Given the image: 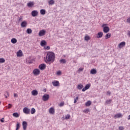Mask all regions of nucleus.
<instances>
[{
  "mask_svg": "<svg viewBox=\"0 0 130 130\" xmlns=\"http://www.w3.org/2000/svg\"><path fill=\"white\" fill-rule=\"evenodd\" d=\"M12 106H13V105L12 104H8V108L9 109H10V108H12Z\"/></svg>",
  "mask_w": 130,
  "mask_h": 130,
  "instance_id": "c03bdc74",
  "label": "nucleus"
},
{
  "mask_svg": "<svg viewBox=\"0 0 130 130\" xmlns=\"http://www.w3.org/2000/svg\"><path fill=\"white\" fill-rule=\"evenodd\" d=\"M89 112H90V110H89V109H86L83 111V112L85 113H88Z\"/></svg>",
  "mask_w": 130,
  "mask_h": 130,
  "instance_id": "58836bf2",
  "label": "nucleus"
},
{
  "mask_svg": "<svg viewBox=\"0 0 130 130\" xmlns=\"http://www.w3.org/2000/svg\"><path fill=\"white\" fill-rule=\"evenodd\" d=\"M31 94L33 96H37L38 95V91L37 90L35 89L31 91Z\"/></svg>",
  "mask_w": 130,
  "mask_h": 130,
  "instance_id": "f8f14e48",
  "label": "nucleus"
},
{
  "mask_svg": "<svg viewBox=\"0 0 130 130\" xmlns=\"http://www.w3.org/2000/svg\"><path fill=\"white\" fill-rule=\"evenodd\" d=\"M4 96L5 98H8V96H10V93H9L8 91H6L4 94Z\"/></svg>",
  "mask_w": 130,
  "mask_h": 130,
  "instance_id": "bb28decb",
  "label": "nucleus"
},
{
  "mask_svg": "<svg viewBox=\"0 0 130 130\" xmlns=\"http://www.w3.org/2000/svg\"><path fill=\"white\" fill-rule=\"evenodd\" d=\"M40 13L41 15H45V14H46V11L44 9H41L40 10Z\"/></svg>",
  "mask_w": 130,
  "mask_h": 130,
  "instance_id": "b1692460",
  "label": "nucleus"
},
{
  "mask_svg": "<svg viewBox=\"0 0 130 130\" xmlns=\"http://www.w3.org/2000/svg\"><path fill=\"white\" fill-rule=\"evenodd\" d=\"M119 48H122V47H123L125 46V42H122L118 45Z\"/></svg>",
  "mask_w": 130,
  "mask_h": 130,
  "instance_id": "9b49d317",
  "label": "nucleus"
},
{
  "mask_svg": "<svg viewBox=\"0 0 130 130\" xmlns=\"http://www.w3.org/2000/svg\"><path fill=\"white\" fill-rule=\"evenodd\" d=\"M30 58H31V57H29L27 59V62H28V63H33V59L30 60Z\"/></svg>",
  "mask_w": 130,
  "mask_h": 130,
  "instance_id": "c85d7f7f",
  "label": "nucleus"
},
{
  "mask_svg": "<svg viewBox=\"0 0 130 130\" xmlns=\"http://www.w3.org/2000/svg\"><path fill=\"white\" fill-rule=\"evenodd\" d=\"M91 102L90 101H87L86 103H85V105L86 106H90V105L91 104Z\"/></svg>",
  "mask_w": 130,
  "mask_h": 130,
  "instance_id": "2f4dec72",
  "label": "nucleus"
},
{
  "mask_svg": "<svg viewBox=\"0 0 130 130\" xmlns=\"http://www.w3.org/2000/svg\"><path fill=\"white\" fill-rule=\"evenodd\" d=\"M97 71L95 69H91L90 71V74H91V75H95Z\"/></svg>",
  "mask_w": 130,
  "mask_h": 130,
  "instance_id": "a211bd4d",
  "label": "nucleus"
},
{
  "mask_svg": "<svg viewBox=\"0 0 130 130\" xmlns=\"http://www.w3.org/2000/svg\"><path fill=\"white\" fill-rule=\"evenodd\" d=\"M46 33V31L44 29L41 30L39 32V36H44Z\"/></svg>",
  "mask_w": 130,
  "mask_h": 130,
  "instance_id": "0eeeda50",
  "label": "nucleus"
},
{
  "mask_svg": "<svg viewBox=\"0 0 130 130\" xmlns=\"http://www.w3.org/2000/svg\"><path fill=\"white\" fill-rule=\"evenodd\" d=\"M49 112L50 114H54V109L53 108H50L49 110Z\"/></svg>",
  "mask_w": 130,
  "mask_h": 130,
  "instance_id": "2eb2a0df",
  "label": "nucleus"
},
{
  "mask_svg": "<svg viewBox=\"0 0 130 130\" xmlns=\"http://www.w3.org/2000/svg\"><path fill=\"white\" fill-rule=\"evenodd\" d=\"M31 16L32 17H37L38 16V11L37 10H34L31 12Z\"/></svg>",
  "mask_w": 130,
  "mask_h": 130,
  "instance_id": "423d86ee",
  "label": "nucleus"
},
{
  "mask_svg": "<svg viewBox=\"0 0 130 130\" xmlns=\"http://www.w3.org/2000/svg\"><path fill=\"white\" fill-rule=\"evenodd\" d=\"M33 74L35 75V76H38L40 75V70L39 69H35L33 71Z\"/></svg>",
  "mask_w": 130,
  "mask_h": 130,
  "instance_id": "f03ea898",
  "label": "nucleus"
},
{
  "mask_svg": "<svg viewBox=\"0 0 130 130\" xmlns=\"http://www.w3.org/2000/svg\"><path fill=\"white\" fill-rule=\"evenodd\" d=\"M1 122H5V121L4 120V118L1 119Z\"/></svg>",
  "mask_w": 130,
  "mask_h": 130,
  "instance_id": "5fc2aeb1",
  "label": "nucleus"
},
{
  "mask_svg": "<svg viewBox=\"0 0 130 130\" xmlns=\"http://www.w3.org/2000/svg\"><path fill=\"white\" fill-rule=\"evenodd\" d=\"M102 36H103V32L100 31L98 34L97 38H102Z\"/></svg>",
  "mask_w": 130,
  "mask_h": 130,
  "instance_id": "f3484780",
  "label": "nucleus"
},
{
  "mask_svg": "<svg viewBox=\"0 0 130 130\" xmlns=\"http://www.w3.org/2000/svg\"><path fill=\"white\" fill-rule=\"evenodd\" d=\"M57 76H60V75H61V71H59L57 72Z\"/></svg>",
  "mask_w": 130,
  "mask_h": 130,
  "instance_id": "37998d69",
  "label": "nucleus"
},
{
  "mask_svg": "<svg viewBox=\"0 0 130 130\" xmlns=\"http://www.w3.org/2000/svg\"><path fill=\"white\" fill-rule=\"evenodd\" d=\"M107 24H104L102 25V27L104 28V27H107Z\"/></svg>",
  "mask_w": 130,
  "mask_h": 130,
  "instance_id": "09e8293b",
  "label": "nucleus"
},
{
  "mask_svg": "<svg viewBox=\"0 0 130 130\" xmlns=\"http://www.w3.org/2000/svg\"><path fill=\"white\" fill-rule=\"evenodd\" d=\"M14 97H18V94H17L16 93H14Z\"/></svg>",
  "mask_w": 130,
  "mask_h": 130,
  "instance_id": "864d4df0",
  "label": "nucleus"
},
{
  "mask_svg": "<svg viewBox=\"0 0 130 130\" xmlns=\"http://www.w3.org/2000/svg\"><path fill=\"white\" fill-rule=\"evenodd\" d=\"M17 56H18V57H21V56H23V52H22V50H19L17 52Z\"/></svg>",
  "mask_w": 130,
  "mask_h": 130,
  "instance_id": "9d476101",
  "label": "nucleus"
},
{
  "mask_svg": "<svg viewBox=\"0 0 130 130\" xmlns=\"http://www.w3.org/2000/svg\"><path fill=\"white\" fill-rule=\"evenodd\" d=\"M127 23H130V17L127 19Z\"/></svg>",
  "mask_w": 130,
  "mask_h": 130,
  "instance_id": "8fccbe9b",
  "label": "nucleus"
},
{
  "mask_svg": "<svg viewBox=\"0 0 130 130\" xmlns=\"http://www.w3.org/2000/svg\"><path fill=\"white\" fill-rule=\"evenodd\" d=\"M71 118V115L70 114H68L65 116V119H70Z\"/></svg>",
  "mask_w": 130,
  "mask_h": 130,
  "instance_id": "e433bc0d",
  "label": "nucleus"
},
{
  "mask_svg": "<svg viewBox=\"0 0 130 130\" xmlns=\"http://www.w3.org/2000/svg\"><path fill=\"white\" fill-rule=\"evenodd\" d=\"M124 128L122 126H119V130H123Z\"/></svg>",
  "mask_w": 130,
  "mask_h": 130,
  "instance_id": "de8ad7c7",
  "label": "nucleus"
},
{
  "mask_svg": "<svg viewBox=\"0 0 130 130\" xmlns=\"http://www.w3.org/2000/svg\"><path fill=\"white\" fill-rule=\"evenodd\" d=\"M90 38L88 36H86L84 38L85 40H86V41H88V40H90Z\"/></svg>",
  "mask_w": 130,
  "mask_h": 130,
  "instance_id": "c9c22d12",
  "label": "nucleus"
},
{
  "mask_svg": "<svg viewBox=\"0 0 130 130\" xmlns=\"http://www.w3.org/2000/svg\"><path fill=\"white\" fill-rule=\"evenodd\" d=\"M47 44V43L46 42V41L45 40H43L41 42V46H45Z\"/></svg>",
  "mask_w": 130,
  "mask_h": 130,
  "instance_id": "dca6fc26",
  "label": "nucleus"
},
{
  "mask_svg": "<svg viewBox=\"0 0 130 130\" xmlns=\"http://www.w3.org/2000/svg\"><path fill=\"white\" fill-rule=\"evenodd\" d=\"M1 102H0V104H1Z\"/></svg>",
  "mask_w": 130,
  "mask_h": 130,
  "instance_id": "13d9d810",
  "label": "nucleus"
},
{
  "mask_svg": "<svg viewBox=\"0 0 130 130\" xmlns=\"http://www.w3.org/2000/svg\"><path fill=\"white\" fill-rule=\"evenodd\" d=\"M55 2H54V0H50L48 2V4L49 5V6H52V5H54Z\"/></svg>",
  "mask_w": 130,
  "mask_h": 130,
  "instance_id": "5701e85b",
  "label": "nucleus"
},
{
  "mask_svg": "<svg viewBox=\"0 0 130 130\" xmlns=\"http://www.w3.org/2000/svg\"><path fill=\"white\" fill-rule=\"evenodd\" d=\"M49 99V94H44L43 96L42 100L43 101H47Z\"/></svg>",
  "mask_w": 130,
  "mask_h": 130,
  "instance_id": "20e7f679",
  "label": "nucleus"
},
{
  "mask_svg": "<svg viewBox=\"0 0 130 130\" xmlns=\"http://www.w3.org/2000/svg\"><path fill=\"white\" fill-rule=\"evenodd\" d=\"M20 123H19V122H17V123L16 124V130L19 129L20 128Z\"/></svg>",
  "mask_w": 130,
  "mask_h": 130,
  "instance_id": "72a5a7b5",
  "label": "nucleus"
},
{
  "mask_svg": "<svg viewBox=\"0 0 130 130\" xmlns=\"http://www.w3.org/2000/svg\"><path fill=\"white\" fill-rule=\"evenodd\" d=\"M23 111L24 113L25 114H30V109L27 107H25L23 108Z\"/></svg>",
  "mask_w": 130,
  "mask_h": 130,
  "instance_id": "7ed1b4c3",
  "label": "nucleus"
},
{
  "mask_svg": "<svg viewBox=\"0 0 130 130\" xmlns=\"http://www.w3.org/2000/svg\"><path fill=\"white\" fill-rule=\"evenodd\" d=\"M40 70H41V71H43L45 70L46 68V65L44 63L41 64L39 67Z\"/></svg>",
  "mask_w": 130,
  "mask_h": 130,
  "instance_id": "39448f33",
  "label": "nucleus"
},
{
  "mask_svg": "<svg viewBox=\"0 0 130 130\" xmlns=\"http://www.w3.org/2000/svg\"><path fill=\"white\" fill-rule=\"evenodd\" d=\"M63 105H64V103H60V104H59V106L60 107L63 106Z\"/></svg>",
  "mask_w": 130,
  "mask_h": 130,
  "instance_id": "a18cd8bd",
  "label": "nucleus"
},
{
  "mask_svg": "<svg viewBox=\"0 0 130 130\" xmlns=\"http://www.w3.org/2000/svg\"><path fill=\"white\" fill-rule=\"evenodd\" d=\"M27 125H28L27 122L25 121H23L22 126H23V130H26L27 129Z\"/></svg>",
  "mask_w": 130,
  "mask_h": 130,
  "instance_id": "1a4fd4ad",
  "label": "nucleus"
},
{
  "mask_svg": "<svg viewBox=\"0 0 130 130\" xmlns=\"http://www.w3.org/2000/svg\"><path fill=\"white\" fill-rule=\"evenodd\" d=\"M83 87H84V86L82 84H79L77 86V89H78V90H82V89H83Z\"/></svg>",
  "mask_w": 130,
  "mask_h": 130,
  "instance_id": "aec40b11",
  "label": "nucleus"
},
{
  "mask_svg": "<svg viewBox=\"0 0 130 130\" xmlns=\"http://www.w3.org/2000/svg\"><path fill=\"white\" fill-rule=\"evenodd\" d=\"M6 61V60H5L4 58H0V63H3V62H5Z\"/></svg>",
  "mask_w": 130,
  "mask_h": 130,
  "instance_id": "4c0bfd02",
  "label": "nucleus"
},
{
  "mask_svg": "<svg viewBox=\"0 0 130 130\" xmlns=\"http://www.w3.org/2000/svg\"><path fill=\"white\" fill-rule=\"evenodd\" d=\"M127 35H128V36H130V31H128Z\"/></svg>",
  "mask_w": 130,
  "mask_h": 130,
  "instance_id": "6e6d98bb",
  "label": "nucleus"
},
{
  "mask_svg": "<svg viewBox=\"0 0 130 130\" xmlns=\"http://www.w3.org/2000/svg\"><path fill=\"white\" fill-rule=\"evenodd\" d=\"M34 6V2H29L27 4V7L29 8H32Z\"/></svg>",
  "mask_w": 130,
  "mask_h": 130,
  "instance_id": "412c9836",
  "label": "nucleus"
},
{
  "mask_svg": "<svg viewBox=\"0 0 130 130\" xmlns=\"http://www.w3.org/2000/svg\"><path fill=\"white\" fill-rule=\"evenodd\" d=\"M110 37H111V34L108 33L106 35V39H108Z\"/></svg>",
  "mask_w": 130,
  "mask_h": 130,
  "instance_id": "7c9ffc66",
  "label": "nucleus"
},
{
  "mask_svg": "<svg viewBox=\"0 0 130 130\" xmlns=\"http://www.w3.org/2000/svg\"><path fill=\"white\" fill-rule=\"evenodd\" d=\"M30 112H31V114H34V113H35V112H36V110H35V109L34 108H32L30 110Z\"/></svg>",
  "mask_w": 130,
  "mask_h": 130,
  "instance_id": "a878e982",
  "label": "nucleus"
},
{
  "mask_svg": "<svg viewBox=\"0 0 130 130\" xmlns=\"http://www.w3.org/2000/svg\"><path fill=\"white\" fill-rule=\"evenodd\" d=\"M55 59V55L54 53L52 52H48L47 53V55L46 57L45 62L46 63H51V62H53Z\"/></svg>",
  "mask_w": 130,
  "mask_h": 130,
  "instance_id": "f257e3e1",
  "label": "nucleus"
},
{
  "mask_svg": "<svg viewBox=\"0 0 130 130\" xmlns=\"http://www.w3.org/2000/svg\"><path fill=\"white\" fill-rule=\"evenodd\" d=\"M115 118H119L120 117H122V115L120 113H119L118 114H116L114 116Z\"/></svg>",
  "mask_w": 130,
  "mask_h": 130,
  "instance_id": "6ab92c4d",
  "label": "nucleus"
},
{
  "mask_svg": "<svg viewBox=\"0 0 130 130\" xmlns=\"http://www.w3.org/2000/svg\"><path fill=\"white\" fill-rule=\"evenodd\" d=\"M11 42L13 43V44H16V43L17 42V40L16 38H13L11 39Z\"/></svg>",
  "mask_w": 130,
  "mask_h": 130,
  "instance_id": "393cba45",
  "label": "nucleus"
},
{
  "mask_svg": "<svg viewBox=\"0 0 130 130\" xmlns=\"http://www.w3.org/2000/svg\"><path fill=\"white\" fill-rule=\"evenodd\" d=\"M90 87H91V84H88L85 85V89H86V90H88V89H89Z\"/></svg>",
  "mask_w": 130,
  "mask_h": 130,
  "instance_id": "473e14b6",
  "label": "nucleus"
},
{
  "mask_svg": "<svg viewBox=\"0 0 130 130\" xmlns=\"http://www.w3.org/2000/svg\"><path fill=\"white\" fill-rule=\"evenodd\" d=\"M111 100H107L105 102V105H107L108 104H110V103H111Z\"/></svg>",
  "mask_w": 130,
  "mask_h": 130,
  "instance_id": "c756f323",
  "label": "nucleus"
},
{
  "mask_svg": "<svg viewBox=\"0 0 130 130\" xmlns=\"http://www.w3.org/2000/svg\"><path fill=\"white\" fill-rule=\"evenodd\" d=\"M83 71H84V68H80L78 70V72L80 73L81 72H83Z\"/></svg>",
  "mask_w": 130,
  "mask_h": 130,
  "instance_id": "79ce46f5",
  "label": "nucleus"
},
{
  "mask_svg": "<svg viewBox=\"0 0 130 130\" xmlns=\"http://www.w3.org/2000/svg\"><path fill=\"white\" fill-rule=\"evenodd\" d=\"M60 62L61 63H66L67 62V61H66V59H61L60 60Z\"/></svg>",
  "mask_w": 130,
  "mask_h": 130,
  "instance_id": "f704fd0d",
  "label": "nucleus"
},
{
  "mask_svg": "<svg viewBox=\"0 0 130 130\" xmlns=\"http://www.w3.org/2000/svg\"><path fill=\"white\" fill-rule=\"evenodd\" d=\"M26 33H27V34H31V33H32V29L30 28H27L26 30Z\"/></svg>",
  "mask_w": 130,
  "mask_h": 130,
  "instance_id": "cd10ccee",
  "label": "nucleus"
},
{
  "mask_svg": "<svg viewBox=\"0 0 130 130\" xmlns=\"http://www.w3.org/2000/svg\"><path fill=\"white\" fill-rule=\"evenodd\" d=\"M110 94H111V92L109 91H107V95H110Z\"/></svg>",
  "mask_w": 130,
  "mask_h": 130,
  "instance_id": "603ef678",
  "label": "nucleus"
},
{
  "mask_svg": "<svg viewBox=\"0 0 130 130\" xmlns=\"http://www.w3.org/2000/svg\"><path fill=\"white\" fill-rule=\"evenodd\" d=\"M52 84L54 87H57V86H58V85L59 84V82L56 80H54L52 82Z\"/></svg>",
  "mask_w": 130,
  "mask_h": 130,
  "instance_id": "ddd939ff",
  "label": "nucleus"
},
{
  "mask_svg": "<svg viewBox=\"0 0 130 130\" xmlns=\"http://www.w3.org/2000/svg\"><path fill=\"white\" fill-rule=\"evenodd\" d=\"M78 99H79V97L78 96L76 97L75 99H74V103H77L78 101Z\"/></svg>",
  "mask_w": 130,
  "mask_h": 130,
  "instance_id": "ea45409f",
  "label": "nucleus"
},
{
  "mask_svg": "<svg viewBox=\"0 0 130 130\" xmlns=\"http://www.w3.org/2000/svg\"><path fill=\"white\" fill-rule=\"evenodd\" d=\"M127 119H128V120H129V119H130V115L128 116Z\"/></svg>",
  "mask_w": 130,
  "mask_h": 130,
  "instance_id": "4d7b16f0",
  "label": "nucleus"
},
{
  "mask_svg": "<svg viewBox=\"0 0 130 130\" xmlns=\"http://www.w3.org/2000/svg\"><path fill=\"white\" fill-rule=\"evenodd\" d=\"M86 90H87V89H86V87H84L82 89V92H85V91H86Z\"/></svg>",
  "mask_w": 130,
  "mask_h": 130,
  "instance_id": "3c124183",
  "label": "nucleus"
},
{
  "mask_svg": "<svg viewBox=\"0 0 130 130\" xmlns=\"http://www.w3.org/2000/svg\"><path fill=\"white\" fill-rule=\"evenodd\" d=\"M45 48L46 49H47V50H49V49H50V47H49V46H47V47H45Z\"/></svg>",
  "mask_w": 130,
  "mask_h": 130,
  "instance_id": "49530a36",
  "label": "nucleus"
},
{
  "mask_svg": "<svg viewBox=\"0 0 130 130\" xmlns=\"http://www.w3.org/2000/svg\"><path fill=\"white\" fill-rule=\"evenodd\" d=\"M13 116H14V117L18 118L19 117V116H20V114H19V113L17 112L14 113L13 114Z\"/></svg>",
  "mask_w": 130,
  "mask_h": 130,
  "instance_id": "4be33fe9",
  "label": "nucleus"
},
{
  "mask_svg": "<svg viewBox=\"0 0 130 130\" xmlns=\"http://www.w3.org/2000/svg\"><path fill=\"white\" fill-rule=\"evenodd\" d=\"M110 29L109 28V27L108 26H105L103 27V31L104 33H108L109 32V30Z\"/></svg>",
  "mask_w": 130,
  "mask_h": 130,
  "instance_id": "6e6552de",
  "label": "nucleus"
},
{
  "mask_svg": "<svg viewBox=\"0 0 130 130\" xmlns=\"http://www.w3.org/2000/svg\"><path fill=\"white\" fill-rule=\"evenodd\" d=\"M21 26L22 28H24L27 26V21H24L21 22Z\"/></svg>",
  "mask_w": 130,
  "mask_h": 130,
  "instance_id": "4468645a",
  "label": "nucleus"
},
{
  "mask_svg": "<svg viewBox=\"0 0 130 130\" xmlns=\"http://www.w3.org/2000/svg\"><path fill=\"white\" fill-rule=\"evenodd\" d=\"M18 21L19 22H22V21H23V16H20V17H19Z\"/></svg>",
  "mask_w": 130,
  "mask_h": 130,
  "instance_id": "a19ab883",
  "label": "nucleus"
}]
</instances>
